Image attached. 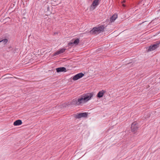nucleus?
<instances>
[{"label":"nucleus","instance_id":"nucleus-1","mask_svg":"<svg viewBox=\"0 0 160 160\" xmlns=\"http://www.w3.org/2000/svg\"><path fill=\"white\" fill-rule=\"evenodd\" d=\"M93 96L92 93H89L82 95L77 101L74 103L77 105H82L91 99Z\"/></svg>","mask_w":160,"mask_h":160},{"label":"nucleus","instance_id":"nucleus-2","mask_svg":"<svg viewBox=\"0 0 160 160\" xmlns=\"http://www.w3.org/2000/svg\"><path fill=\"white\" fill-rule=\"evenodd\" d=\"M104 27L103 26L95 27L90 31V33L92 34H97L102 32L104 31Z\"/></svg>","mask_w":160,"mask_h":160},{"label":"nucleus","instance_id":"nucleus-3","mask_svg":"<svg viewBox=\"0 0 160 160\" xmlns=\"http://www.w3.org/2000/svg\"><path fill=\"white\" fill-rule=\"evenodd\" d=\"M100 0H94L90 7L91 10H93L99 4Z\"/></svg>","mask_w":160,"mask_h":160},{"label":"nucleus","instance_id":"nucleus-4","mask_svg":"<svg viewBox=\"0 0 160 160\" xmlns=\"http://www.w3.org/2000/svg\"><path fill=\"white\" fill-rule=\"evenodd\" d=\"M88 116L86 112H82L75 115V117L77 118H80L82 117H86Z\"/></svg>","mask_w":160,"mask_h":160},{"label":"nucleus","instance_id":"nucleus-5","mask_svg":"<svg viewBox=\"0 0 160 160\" xmlns=\"http://www.w3.org/2000/svg\"><path fill=\"white\" fill-rule=\"evenodd\" d=\"M159 43H157L152 45L150 46L148 48V52L152 51L156 49L159 46Z\"/></svg>","mask_w":160,"mask_h":160},{"label":"nucleus","instance_id":"nucleus-6","mask_svg":"<svg viewBox=\"0 0 160 160\" xmlns=\"http://www.w3.org/2000/svg\"><path fill=\"white\" fill-rule=\"evenodd\" d=\"M84 76V74L82 73H80L74 76L72 79L74 81H76L82 78Z\"/></svg>","mask_w":160,"mask_h":160},{"label":"nucleus","instance_id":"nucleus-7","mask_svg":"<svg viewBox=\"0 0 160 160\" xmlns=\"http://www.w3.org/2000/svg\"><path fill=\"white\" fill-rule=\"evenodd\" d=\"M138 128V124L136 122L133 123L131 126L132 131V132H135L137 131Z\"/></svg>","mask_w":160,"mask_h":160},{"label":"nucleus","instance_id":"nucleus-8","mask_svg":"<svg viewBox=\"0 0 160 160\" xmlns=\"http://www.w3.org/2000/svg\"><path fill=\"white\" fill-rule=\"evenodd\" d=\"M65 49L62 48L58 51H56L55 53H54L53 56H56L59 55V54H62L65 52Z\"/></svg>","mask_w":160,"mask_h":160},{"label":"nucleus","instance_id":"nucleus-9","mask_svg":"<svg viewBox=\"0 0 160 160\" xmlns=\"http://www.w3.org/2000/svg\"><path fill=\"white\" fill-rule=\"evenodd\" d=\"M57 72H66V68L64 67H60L57 68L56 69Z\"/></svg>","mask_w":160,"mask_h":160},{"label":"nucleus","instance_id":"nucleus-10","mask_svg":"<svg viewBox=\"0 0 160 160\" xmlns=\"http://www.w3.org/2000/svg\"><path fill=\"white\" fill-rule=\"evenodd\" d=\"M22 122L21 120H18L15 121L13 123V125L15 126H17L22 124Z\"/></svg>","mask_w":160,"mask_h":160},{"label":"nucleus","instance_id":"nucleus-11","mask_svg":"<svg viewBox=\"0 0 160 160\" xmlns=\"http://www.w3.org/2000/svg\"><path fill=\"white\" fill-rule=\"evenodd\" d=\"M118 15L117 14H115L110 18V21L111 22H113L117 18Z\"/></svg>","mask_w":160,"mask_h":160},{"label":"nucleus","instance_id":"nucleus-12","mask_svg":"<svg viewBox=\"0 0 160 160\" xmlns=\"http://www.w3.org/2000/svg\"><path fill=\"white\" fill-rule=\"evenodd\" d=\"M105 92V91L104 90H102L101 91H99L98 93V97L99 98L102 97Z\"/></svg>","mask_w":160,"mask_h":160},{"label":"nucleus","instance_id":"nucleus-13","mask_svg":"<svg viewBox=\"0 0 160 160\" xmlns=\"http://www.w3.org/2000/svg\"><path fill=\"white\" fill-rule=\"evenodd\" d=\"M79 42V40L78 38L76 39L73 42H71V43L77 44Z\"/></svg>","mask_w":160,"mask_h":160},{"label":"nucleus","instance_id":"nucleus-14","mask_svg":"<svg viewBox=\"0 0 160 160\" xmlns=\"http://www.w3.org/2000/svg\"><path fill=\"white\" fill-rule=\"evenodd\" d=\"M8 40L6 39H4L2 40L0 39V42H2L3 44H5L8 42Z\"/></svg>","mask_w":160,"mask_h":160},{"label":"nucleus","instance_id":"nucleus-15","mask_svg":"<svg viewBox=\"0 0 160 160\" xmlns=\"http://www.w3.org/2000/svg\"><path fill=\"white\" fill-rule=\"evenodd\" d=\"M122 6L124 7H126V5L124 4V3H122Z\"/></svg>","mask_w":160,"mask_h":160},{"label":"nucleus","instance_id":"nucleus-16","mask_svg":"<svg viewBox=\"0 0 160 160\" xmlns=\"http://www.w3.org/2000/svg\"><path fill=\"white\" fill-rule=\"evenodd\" d=\"M126 2V1L125 0H124L122 2V3H125V2Z\"/></svg>","mask_w":160,"mask_h":160},{"label":"nucleus","instance_id":"nucleus-17","mask_svg":"<svg viewBox=\"0 0 160 160\" xmlns=\"http://www.w3.org/2000/svg\"><path fill=\"white\" fill-rule=\"evenodd\" d=\"M58 34V33H57H57L55 32V33H54V35H55V34Z\"/></svg>","mask_w":160,"mask_h":160}]
</instances>
